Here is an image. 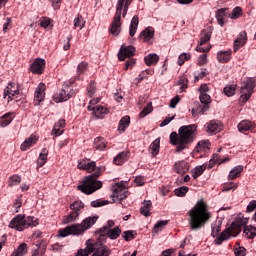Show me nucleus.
Listing matches in <instances>:
<instances>
[{"label":"nucleus","mask_w":256,"mask_h":256,"mask_svg":"<svg viewBox=\"0 0 256 256\" xmlns=\"http://www.w3.org/2000/svg\"><path fill=\"white\" fill-rule=\"evenodd\" d=\"M188 215L189 225L191 231H198L202 227H205L209 219H211V212L209 206L203 199L199 200L195 206L189 210Z\"/></svg>","instance_id":"obj_1"},{"label":"nucleus","mask_w":256,"mask_h":256,"mask_svg":"<svg viewBox=\"0 0 256 256\" xmlns=\"http://www.w3.org/2000/svg\"><path fill=\"white\" fill-rule=\"evenodd\" d=\"M195 131H197L196 125H188L180 127L178 133L172 132L170 134V143L176 146V153H181V151L189 149V144L193 143V133H195Z\"/></svg>","instance_id":"obj_2"},{"label":"nucleus","mask_w":256,"mask_h":256,"mask_svg":"<svg viewBox=\"0 0 256 256\" xmlns=\"http://www.w3.org/2000/svg\"><path fill=\"white\" fill-rule=\"evenodd\" d=\"M103 171H105V167H98L93 174L84 177L83 183L78 186L79 191L85 193V195H91L95 191H99L103 187V182L97 179L101 177Z\"/></svg>","instance_id":"obj_3"},{"label":"nucleus","mask_w":256,"mask_h":256,"mask_svg":"<svg viewBox=\"0 0 256 256\" xmlns=\"http://www.w3.org/2000/svg\"><path fill=\"white\" fill-rule=\"evenodd\" d=\"M133 0H118L116 4V13L113 17L112 23L110 25L109 33L118 37L121 33V14L122 17H126L127 11H129V5H131Z\"/></svg>","instance_id":"obj_4"},{"label":"nucleus","mask_w":256,"mask_h":256,"mask_svg":"<svg viewBox=\"0 0 256 256\" xmlns=\"http://www.w3.org/2000/svg\"><path fill=\"white\" fill-rule=\"evenodd\" d=\"M247 223H249L248 218H236L231 226L221 232L219 237L214 240L215 245H221L223 241H227L231 235L232 237H237V235L241 233V227H245Z\"/></svg>","instance_id":"obj_5"},{"label":"nucleus","mask_w":256,"mask_h":256,"mask_svg":"<svg viewBox=\"0 0 256 256\" xmlns=\"http://www.w3.org/2000/svg\"><path fill=\"white\" fill-rule=\"evenodd\" d=\"M256 87V79L249 78L244 82V85L240 88V93H242L240 99L242 103H247L253 95V89Z\"/></svg>","instance_id":"obj_6"},{"label":"nucleus","mask_w":256,"mask_h":256,"mask_svg":"<svg viewBox=\"0 0 256 256\" xmlns=\"http://www.w3.org/2000/svg\"><path fill=\"white\" fill-rule=\"evenodd\" d=\"M8 101H13V99H18L19 97V85H17L15 82H10L8 86L4 90V99H7Z\"/></svg>","instance_id":"obj_7"},{"label":"nucleus","mask_w":256,"mask_h":256,"mask_svg":"<svg viewBox=\"0 0 256 256\" xmlns=\"http://www.w3.org/2000/svg\"><path fill=\"white\" fill-rule=\"evenodd\" d=\"M10 229H15L16 231H25L27 229V222L25 221V215H17L14 217L10 224Z\"/></svg>","instance_id":"obj_8"},{"label":"nucleus","mask_w":256,"mask_h":256,"mask_svg":"<svg viewBox=\"0 0 256 256\" xmlns=\"http://www.w3.org/2000/svg\"><path fill=\"white\" fill-rule=\"evenodd\" d=\"M210 41L211 33L207 32L206 34H204V36L200 38V43L199 46L196 47V51H198V53H209V51H211V45H207V43H209ZM203 45H207V47H203Z\"/></svg>","instance_id":"obj_9"},{"label":"nucleus","mask_w":256,"mask_h":256,"mask_svg":"<svg viewBox=\"0 0 256 256\" xmlns=\"http://www.w3.org/2000/svg\"><path fill=\"white\" fill-rule=\"evenodd\" d=\"M97 223V216L88 217L85 220L82 221L81 224H76V227L78 229V233L81 235L82 233H85L87 229L92 227V225H95Z\"/></svg>","instance_id":"obj_10"},{"label":"nucleus","mask_w":256,"mask_h":256,"mask_svg":"<svg viewBox=\"0 0 256 256\" xmlns=\"http://www.w3.org/2000/svg\"><path fill=\"white\" fill-rule=\"evenodd\" d=\"M78 169L82 171H87L88 173H93L97 169V163L91 161L90 159H83L78 163Z\"/></svg>","instance_id":"obj_11"},{"label":"nucleus","mask_w":256,"mask_h":256,"mask_svg":"<svg viewBox=\"0 0 256 256\" xmlns=\"http://www.w3.org/2000/svg\"><path fill=\"white\" fill-rule=\"evenodd\" d=\"M133 55H135V47L122 45L118 53V59L119 61H125L126 57H133Z\"/></svg>","instance_id":"obj_12"},{"label":"nucleus","mask_w":256,"mask_h":256,"mask_svg":"<svg viewBox=\"0 0 256 256\" xmlns=\"http://www.w3.org/2000/svg\"><path fill=\"white\" fill-rule=\"evenodd\" d=\"M30 69L33 73L36 75L43 74V71H45V60L41 58H37L32 65L30 66Z\"/></svg>","instance_id":"obj_13"},{"label":"nucleus","mask_w":256,"mask_h":256,"mask_svg":"<svg viewBox=\"0 0 256 256\" xmlns=\"http://www.w3.org/2000/svg\"><path fill=\"white\" fill-rule=\"evenodd\" d=\"M111 197L118 199V201H123V199H127V189L125 186L116 185Z\"/></svg>","instance_id":"obj_14"},{"label":"nucleus","mask_w":256,"mask_h":256,"mask_svg":"<svg viewBox=\"0 0 256 256\" xmlns=\"http://www.w3.org/2000/svg\"><path fill=\"white\" fill-rule=\"evenodd\" d=\"M69 235H80L79 231L77 229V224H73L71 226H67L64 229H60L58 231V236L59 237H67Z\"/></svg>","instance_id":"obj_15"},{"label":"nucleus","mask_w":256,"mask_h":256,"mask_svg":"<svg viewBox=\"0 0 256 256\" xmlns=\"http://www.w3.org/2000/svg\"><path fill=\"white\" fill-rule=\"evenodd\" d=\"M45 84H39L34 94L35 105H41V101L45 99Z\"/></svg>","instance_id":"obj_16"},{"label":"nucleus","mask_w":256,"mask_h":256,"mask_svg":"<svg viewBox=\"0 0 256 256\" xmlns=\"http://www.w3.org/2000/svg\"><path fill=\"white\" fill-rule=\"evenodd\" d=\"M200 102H201L204 106L200 109L199 113H200L201 115H204L205 112H206V111H209V109H210L209 104L211 103V96H210L209 94H207V93H201V94H200Z\"/></svg>","instance_id":"obj_17"},{"label":"nucleus","mask_w":256,"mask_h":256,"mask_svg":"<svg viewBox=\"0 0 256 256\" xmlns=\"http://www.w3.org/2000/svg\"><path fill=\"white\" fill-rule=\"evenodd\" d=\"M245 43H247V32L242 31L237 39L234 40V52L237 53V50L244 47Z\"/></svg>","instance_id":"obj_18"},{"label":"nucleus","mask_w":256,"mask_h":256,"mask_svg":"<svg viewBox=\"0 0 256 256\" xmlns=\"http://www.w3.org/2000/svg\"><path fill=\"white\" fill-rule=\"evenodd\" d=\"M39 141V136L32 134L28 139H26L22 144H21V151H27L31 147V145H35Z\"/></svg>","instance_id":"obj_19"},{"label":"nucleus","mask_w":256,"mask_h":256,"mask_svg":"<svg viewBox=\"0 0 256 256\" xmlns=\"http://www.w3.org/2000/svg\"><path fill=\"white\" fill-rule=\"evenodd\" d=\"M174 171L179 175H185L189 171V164L185 161H179L174 165Z\"/></svg>","instance_id":"obj_20"},{"label":"nucleus","mask_w":256,"mask_h":256,"mask_svg":"<svg viewBox=\"0 0 256 256\" xmlns=\"http://www.w3.org/2000/svg\"><path fill=\"white\" fill-rule=\"evenodd\" d=\"M221 129V122L219 120H211L207 126V133H219Z\"/></svg>","instance_id":"obj_21"},{"label":"nucleus","mask_w":256,"mask_h":256,"mask_svg":"<svg viewBox=\"0 0 256 256\" xmlns=\"http://www.w3.org/2000/svg\"><path fill=\"white\" fill-rule=\"evenodd\" d=\"M255 128V124L249 120H243L238 124V130L241 133H245V131H250Z\"/></svg>","instance_id":"obj_22"},{"label":"nucleus","mask_w":256,"mask_h":256,"mask_svg":"<svg viewBox=\"0 0 256 256\" xmlns=\"http://www.w3.org/2000/svg\"><path fill=\"white\" fill-rule=\"evenodd\" d=\"M227 11H229V9L221 8L216 12V19L221 27L225 25V17H227Z\"/></svg>","instance_id":"obj_23"},{"label":"nucleus","mask_w":256,"mask_h":256,"mask_svg":"<svg viewBox=\"0 0 256 256\" xmlns=\"http://www.w3.org/2000/svg\"><path fill=\"white\" fill-rule=\"evenodd\" d=\"M71 97V94H67V91L62 89L59 94L54 95V101L55 103H63V101H68Z\"/></svg>","instance_id":"obj_24"},{"label":"nucleus","mask_w":256,"mask_h":256,"mask_svg":"<svg viewBox=\"0 0 256 256\" xmlns=\"http://www.w3.org/2000/svg\"><path fill=\"white\" fill-rule=\"evenodd\" d=\"M217 59L219 63H229L231 60V50L219 51L217 54Z\"/></svg>","instance_id":"obj_25"},{"label":"nucleus","mask_w":256,"mask_h":256,"mask_svg":"<svg viewBox=\"0 0 256 256\" xmlns=\"http://www.w3.org/2000/svg\"><path fill=\"white\" fill-rule=\"evenodd\" d=\"M127 159H129V152L124 151L119 153L113 161L115 165H123V163L127 161Z\"/></svg>","instance_id":"obj_26"},{"label":"nucleus","mask_w":256,"mask_h":256,"mask_svg":"<svg viewBox=\"0 0 256 256\" xmlns=\"http://www.w3.org/2000/svg\"><path fill=\"white\" fill-rule=\"evenodd\" d=\"M153 35H155V30H153L151 27H148L140 33V39L149 41L150 39H153Z\"/></svg>","instance_id":"obj_27"},{"label":"nucleus","mask_w":256,"mask_h":256,"mask_svg":"<svg viewBox=\"0 0 256 256\" xmlns=\"http://www.w3.org/2000/svg\"><path fill=\"white\" fill-rule=\"evenodd\" d=\"M131 123V117L129 116H124L118 125V131L119 133H124L125 129H127V127H129V124Z\"/></svg>","instance_id":"obj_28"},{"label":"nucleus","mask_w":256,"mask_h":256,"mask_svg":"<svg viewBox=\"0 0 256 256\" xmlns=\"http://www.w3.org/2000/svg\"><path fill=\"white\" fill-rule=\"evenodd\" d=\"M107 113H109V109L104 106L98 105L96 108H93V115H95L96 119H102L101 115H107Z\"/></svg>","instance_id":"obj_29"},{"label":"nucleus","mask_w":256,"mask_h":256,"mask_svg":"<svg viewBox=\"0 0 256 256\" xmlns=\"http://www.w3.org/2000/svg\"><path fill=\"white\" fill-rule=\"evenodd\" d=\"M137 27H139V16L135 15L132 18L129 35L130 37H135V33H137Z\"/></svg>","instance_id":"obj_30"},{"label":"nucleus","mask_w":256,"mask_h":256,"mask_svg":"<svg viewBox=\"0 0 256 256\" xmlns=\"http://www.w3.org/2000/svg\"><path fill=\"white\" fill-rule=\"evenodd\" d=\"M144 61L148 67H151V65L159 63V56L157 54H149L144 58Z\"/></svg>","instance_id":"obj_31"},{"label":"nucleus","mask_w":256,"mask_h":256,"mask_svg":"<svg viewBox=\"0 0 256 256\" xmlns=\"http://www.w3.org/2000/svg\"><path fill=\"white\" fill-rule=\"evenodd\" d=\"M160 145H161V140L159 138H157L151 143L149 147V151L150 153H152L153 157H155V155H159Z\"/></svg>","instance_id":"obj_32"},{"label":"nucleus","mask_w":256,"mask_h":256,"mask_svg":"<svg viewBox=\"0 0 256 256\" xmlns=\"http://www.w3.org/2000/svg\"><path fill=\"white\" fill-rule=\"evenodd\" d=\"M143 207L140 208L141 215H144V217H149L151 215V200H144Z\"/></svg>","instance_id":"obj_33"},{"label":"nucleus","mask_w":256,"mask_h":256,"mask_svg":"<svg viewBox=\"0 0 256 256\" xmlns=\"http://www.w3.org/2000/svg\"><path fill=\"white\" fill-rule=\"evenodd\" d=\"M94 147L97 151H103L107 147V143L103 137H97L94 140Z\"/></svg>","instance_id":"obj_34"},{"label":"nucleus","mask_w":256,"mask_h":256,"mask_svg":"<svg viewBox=\"0 0 256 256\" xmlns=\"http://www.w3.org/2000/svg\"><path fill=\"white\" fill-rule=\"evenodd\" d=\"M244 233L247 237V239H255L256 237V227H253L251 225L244 227Z\"/></svg>","instance_id":"obj_35"},{"label":"nucleus","mask_w":256,"mask_h":256,"mask_svg":"<svg viewBox=\"0 0 256 256\" xmlns=\"http://www.w3.org/2000/svg\"><path fill=\"white\" fill-rule=\"evenodd\" d=\"M243 172V166H236L233 170L230 171V174L228 175V179L233 181L234 179H237L239 175Z\"/></svg>","instance_id":"obj_36"},{"label":"nucleus","mask_w":256,"mask_h":256,"mask_svg":"<svg viewBox=\"0 0 256 256\" xmlns=\"http://www.w3.org/2000/svg\"><path fill=\"white\" fill-rule=\"evenodd\" d=\"M27 253V243H22L18 248L12 253L11 256H23Z\"/></svg>","instance_id":"obj_37"},{"label":"nucleus","mask_w":256,"mask_h":256,"mask_svg":"<svg viewBox=\"0 0 256 256\" xmlns=\"http://www.w3.org/2000/svg\"><path fill=\"white\" fill-rule=\"evenodd\" d=\"M109 227L108 226H104L102 228H100L97 233H99V237H98V240L100 243H103V239H105V237H109Z\"/></svg>","instance_id":"obj_38"},{"label":"nucleus","mask_w":256,"mask_h":256,"mask_svg":"<svg viewBox=\"0 0 256 256\" xmlns=\"http://www.w3.org/2000/svg\"><path fill=\"white\" fill-rule=\"evenodd\" d=\"M77 217H79V212L72 211L67 216H64L63 223L64 224L73 223V221H75L77 219Z\"/></svg>","instance_id":"obj_39"},{"label":"nucleus","mask_w":256,"mask_h":256,"mask_svg":"<svg viewBox=\"0 0 256 256\" xmlns=\"http://www.w3.org/2000/svg\"><path fill=\"white\" fill-rule=\"evenodd\" d=\"M235 91H237V84L227 85L224 88V93L227 97H233L235 95Z\"/></svg>","instance_id":"obj_40"},{"label":"nucleus","mask_w":256,"mask_h":256,"mask_svg":"<svg viewBox=\"0 0 256 256\" xmlns=\"http://www.w3.org/2000/svg\"><path fill=\"white\" fill-rule=\"evenodd\" d=\"M209 149V140H202L196 146L197 153H201V151H205Z\"/></svg>","instance_id":"obj_41"},{"label":"nucleus","mask_w":256,"mask_h":256,"mask_svg":"<svg viewBox=\"0 0 256 256\" xmlns=\"http://www.w3.org/2000/svg\"><path fill=\"white\" fill-rule=\"evenodd\" d=\"M2 121L0 122L1 127H7L13 121L11 113H6L1 117Z\"/></svg>","instance_id":"obj_42"},{"label":"nucleus","mask_w":256,"mask_h":256,"mask_svg":"<svg viewBox=\"0 0 256 256\" xmlns=\"http://www.w3.org/2000/svg\"><path fill=\"white\" fill-rule=\"evenodd\" d=\"M119 235H121V228L119 227H114L113 229H110L108 232V237L110 239H117V237H119Z\"/></svg>","instance_id":"obj_43"},{"label":"nucleus","mask_w":256,"mask_h":256,"mask_svg":"<svg viewBox=\"0 0 256 256\" xmlns=\"http://www.w3.org/2000/svg\"><path fill=\"white\" fill-rule=\"evenodd\" d=\"M153 111V104L150 102L147 104L146 107H144V109L140 112L139 117L141 119H143V117H147V115H149V113H151Z\"/></svg>","instance_id":"obj_44"},{"label":"nucleus","mask_w":256,"mask_h":256,"mask_svg":"<svg viewBox=\"0 0 256 256\" xmlns=\"http://www.w3.org/2000/svg\"><path fill=\"white\" fill-rule=\"evenodd\" d=\"M21 183V176L13 175L9 177L8 186L13 187L14 185H19Z\"/></svg>","instance_id":"obj_45"},{"label":"nucleus","mask_w":256,"mask_h":256,"mask_svg":"<svg viewBox=\"0 0 256 256\" xmlns=\"http://www.w3.org/2000/svg\"><path fill=\"white\" fill-rule=\"evenodd\" d=\"M26 222V229L27 227H37L39 225V220L35 219L32 216H28L27 219H25Z\"/></svg>","instance_id":"obj_46"},{"label":"nucleus","mask_w":256,"mask_h":256,"mask_svg":"<svg viewBox=\"0 0 256 256\" xmlns=\"http://www.w3.org/2000/svg\"><path fill=\"white\" fill-rule=\"evenodd\" d=\"M226 161H229V157L221 159L219 154H214L213 158L210 160V163H218V165H221V163H226Z\"/></svg>","instance_id":"obj_47"},{"label":"nucleus","mask_w":256,"mask_h":256,"mask_svg":"<svg viewBox=\"0 0 256 256\" xmlns=\"http://www.w3.org/2000/svg\"><path fill=\"white\" fill-rule=\"evenodd\" d=\"M241 13H243L241 7H236L232 10V13L229 14V17L230 19H239Z\"/></svg>","instance_id":"obj_48"},{"label":"nucleus","mask_w":256,"mask_h":256,"mask_svg":"<svg viewBox=\"0 0 256 256\" xmlns=\"http://www.w3.org/2000/svg\"><path fill=\"white\" fill-rule=\"evenodd\" d=\"M84 205L83 202L81 201H75L73 204L70 205V209H72V211L79 213V211H81V209H83Z\"/></svg>","instance_id":"obj_49"},{"label":"nucleus","mask_w":256,"mask_h":256,"mask_svg":"<svg viewBox=\"0 0 256 256\" xmlns=\"http://www.w3.org/2000/svg\"><path fill=\"white\" fill-rule=\"evenodd\" d=\"M205 169H207L206 166H197L192 174L193 179H197V177L203 175V171H205Z\"/></svg>","instance_id":"obj_50"},{"label":"nucleus","mask_w":256,"mask_h":256,"mask_svg":"<svg viewBox=\"0 0 256 256\" xmlns=\"http://www.w3.org/2000/svg\"><path fill=\"white\" fill-rule=\"evenodd\" d=\"M168 223H169L168 220H160V221H158V222L154 225V233H159V229H161V227L167 226Z\"/></svg>","instance_id":"obj_51"},{"label":"nucleus","mask_w":256,"mask_h":256,"mask_svg":"<svg viewBox=\"0 0 256 256\" xmlns=\"http://www.w3.org/2000/svg\"><path fill=\"white\" fill-rule=\"evenodd\" d=\"M23 205V195H20L14 202L13 208L16 209V213H19V209Z\"/></svg>","instance_id":"obj_52"},{"label":"nucleus","mask_w":256,"mask_h":256,"mask_svg":"<svg viewBox=\"0 0 256 256\" xmlns=\"http://www.w3.org/2000/svg\"><path fill=\"white\" fill-rule=\"evenodd\" d=\"M37 163L38 167H43L47 163V153H40Z\"/></svg>","instance_id":"obj_53"},{"label":"nucleus","mask_w":256,"mask_h":256,"mask_svg":"<svg viewBox=\"0 0 256 256\" xmlns=\"http://www.w3.org/2000/svg\"><path fill=\"white\" fill-rule=\"evenodd\" d=\"M189 59H191V54L182 53L178 58V65H183V63H185V61H189Z\"/></svg>","instance_id":"obj_54"},{"label":"nucleus","mask_w":256,"mask_h":256,"mask_svg":"<svg viewBox=\"0 0 256 256\" xmlns=\"http://www.w3.org/2000/svg\"><path fill=\"white\" fill-rule=\"evenodd\" d=\"M188 191H189V187L182 186L175 190V195H177V197H183Z\"/></svg>","instance_id":"obj_55"},{"label":"nucleus","mask_w":256,"mask_h":256,"mask_svg":"<svg viewBox=\"0 0 256 256\" xmlns=\"http://www.w3.org/2000/svg\"><path fill=\"white\" fill-rule=\"evenodd\" d=\"M135 235H137V232L133 230L125 231L123 235V239L126 241H129L130 239H135Z\"/></svg>","instance_id":"obj_56"},{"label":"nucleus","mask_w":256,"mask_h":256,"mask_svg":"<svg viewBox=\"0 0 256 256\" xmlns=\"http://www.w3.org/2000/svg\"><path fill=\"white\" fill-rule=\"evenodd\" d=\"M87 67H89V63H87L85 61L79 63L78 67H77L78 75H81L87 69Z\"/></svg>","instance_id":"obj_57"},{"label":"nucleus","mask_w":256,"mask_h":256,"mask_svg":"<svg viewBox=\"0 0 256 256\" xmlns=\"http://www.w3.org/2000/svg\"><path fill=\"white\" fill-rule=\"evenodd\" d=\"M82 21H83V16L78 15L77 18L74 19V27H80V29H83V27H85V22H82Z\"/></svg>","instance_id":"obj_58"},{"label":"nucleus","mask_w":256,"mask_h":256,"mask_svg":"<svg viewBox=\"0 0 256 256\" xmlns=\"http://www.w3.org/2000/svg\"><path fill=\"white\" fill-rule=\"evenodd\" d=\"M87 91H88L89 97H93V95H95V91H97V87L95 86V82L94 81L89 83Z\"/></svg>","instance_id":"obj_59"},{"label":"nucleus","mask_w":256,"mask_h":256,"mask_svg":"<svg viewBox=\"0 0 256 256\" xmlns=\"http://www.w3.org/2000/svg\"><path fill=\"white\" fill-rule=\"evenodd\" d=\"M109 201L104 200V201H99V200H94L91 202V207H103V205H108Z\"/></svg>","instance_id":"obj_60"},{"label":"nucleus","mask_w":256,"mask_h":256,"mask_svg":"<svg viewBox=\"0 0 256 256\" xmlns=\"http://www.w3.org/2000/svg\"><path fill=\"white\" fill-rule=\"evenodd\" d=\"M179 101H181V98L179 97V95H176L174 98H172L170 100L169 107H171V109H175V107H177V103H179Z\"/></svg>","instance_id":"obj_61"},{"label":"nucleus","mask_w":256,"mask_h":256,"mask_svg":"<svg viewBox=\"0 0 256 256\" xmlns=\"http://www.w3.org/2000/svg\"><path fill=\"white\" fill-rule=\"evenodd\" d=\"M256 209V200H252L249 205L247 206V213H253V211Z\"/></svg>","instance_id":"obj_62"},{"label":"nucleus","mask_w":256,"mask_h":256,"mask_svg":"<svg viewBox=\"0 0 256 256\" xmlns=\"http://www.w3.org/2000/svg\"><path fill=\"white\" fill-rule=\"evenodd\" d=\"M187 83H188V80L183 78V79H180L178 81V85H180V89L181 91H185V89H187Z\"/></svg>","instance_id":"obj_63"},{"label":"nucleus","mask_w":256,"mask_h":256,"mask_svg":"<svg viewBox=\"0 0 256 256\" xmlns=\"http://www.w3.org/2000/svg\"><path fill=\"white\" fill-rule=\"evenodd\" d=\"M236 256H245V247H239L234 250Z\"/></svg>","instance_id":"obj_64"}]
</instances>
